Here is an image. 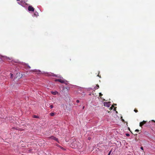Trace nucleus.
Segmentation results:
<instances>
[{
  "label": "nucleus",
  "instance_id": "nucleus-1",
  "mask_svg": "<svg viewBox=\"0 0 155 155\" xmlns=\"http://www.w3.org/2000/svg\"><path fill=\"white\" fill-rule=\"evenodd\" d=\"M70 146L73 148H78L80 147L81 143L76 140H75L71 143Z\"/></svg>",
  "mask_w": 155,
  "mask_h": 155
},
{
  "label": "nucleus",
  "instance_id": "nucleus-2",
  "mask_svg": "<svg viewBox=\"0 0 155 155\" xmlns=\"http://www.w3.org/2000/svg\"><path fill=\"white\" fill-rule=\"evenodd\" d=\"M28 10L29 11L34 12V8L32 6H29L28 7Z\"/></svg>",
  "mask_w": 155,
  "mask_h": 155
},
{
  "label": "nucleus",
  "instance_id": "nucleus-3",
  "mask_svg": "<svg viewBox=\"0 0 155 155\" xmlns=\"http://www.w3.org/2000/svg\"><path fill=\"white\" fill-rule=\"evenodd\" d=\"M55 81H58L61 83H64V80L61 79H56L55 80Z\"/></svg>",
  "mask_w": 155,
  "mask_h": 155
},
{
  "label": "nucleus",
  "instance_id": "nucleus-4",
  "mask_svg": "<svg viewBox=\"0 0 155 155\" xmlns=\"http://www.w3.org/2000/svg\"><path fill=\"white\" fill-rule=\"evenodd\" d=\"M146 121L143 120V121L140 123V126L142 127L144 124L146 123Z\"/></svg>",
  "mask_w": 155,
  "mask_h": 155
},
{
  "label": "nucleus",
  "instance_id": "nucleus-5",
  "mask_svg": "<svg viewBox=\"0 0 155 155\" xmlns=\"http://www.w3.org/2000/svg\"><path fill=\"white\" fill-rule=\"evenodd\" d=\"M104 105L105 106H107V107H109L110 106V104L109 102H105L104 103Z\"/></svg>",
  "mask_w": 155,
  "mask_h": 155
},
{
  "label": "nucleus",
  "instance_id": "nucleus-6",
  "mask_svg": "<svg viewBox=\"0 0 155 155\" xmlns=\"http://www.w3.org/2000/svg\"><path fill=\"white\" fill-rule=\"evenodd\" d=\"M0 58L2 60L5 59H7V57L5 56H3L1 55H0Z\"/></svg>",
  "mask_w": 155,
  "mask_h": 155
},
{
  "label": "nucleus",
  "instance_id": "nucleus-7",
  "mask_svg": "<svg viewBox=\"0 0 155 155\" xmlns=\"http://www.w3.org/2000/svg\"><path fill=\"white\" fill-rule=\"evenodd\" d=\"M51 139L54 140H56L57 141H58V139H57V138H56V137L54 136H51Z\"/></svg>",
  "mask_w": 155,
  "mask_h": 155
},
{
  "label": "nucleus",
  "instance_id": "nucleus-8",
  "mask_svg": "<svg viewBox=\"0 0 155 155\" xmlns=\"http://www.w3.org/2000/svg\"><path fill=\"white\" fill-rule=\"evenodd\" d=\"M51 94H52L53 95H55L57 94H58V92L57 91H54H54H51Z\"/></svg>",
  "mask_w": 155,
  "mask_h": 155
},
{
  "label": "nucleus",
  "instance_id": "nucleus-9",
  "mask_svg": "<svg viewBox=\"0 0 155 155\" xmlns=\"http://www.w3.org/2000/svg\"><path fill=\"white\" fill-rule=\"evenodd\" d=\"M99 88V85L98 84L96 85V87H94V89L95 90L98 89Z\"/></svg>",
  "mask_w": 155,
  "mask_h": 155
},
{
  "label": "nucleus",
  "instance_id": "nucleus-10",
  "mask_svg": "<svg viewBox=\"0 0 155 155\" xmlns=\"http://www.w3.org/2000/svg\"><path fill=\"white\" fill-rule=\"evenodd\" d=\"M55 113H51L50 114V115L52 116H53L55 115Z\"/></svg>",
  "mask_w": 155,
  "mask_h": 155
},
{
  "label": "nucleus",
  "instance_id": "nucleus-11",
  "mask_svg": "<svg viewBox=\"0 0 155 155\" xmlns=\"http://www.w3.org/2000/svg\"><path fill=\"white\" fill-rule=\"evenodd\" d=\"M33 117L34 118H39V117L37 115H34L33 116Z\"/></svg>",
  "mask_w": 155,
  "mask_h": 155
},
{
  "label": "nucleus",
  "instance_id": "nucleus-12",
  "mask_svg": "<svg viewBox=\"0 0 155 155\" xmlns=\"http://www.w3.org/2000/svg\"><path fill=\"white\" fill-rule=\"evenodd\" d=\"M116 105V104H113L112 105V106L110 108L111 109H113V107H114V105Z\"/></svg>",
  "mask_w": 155,
  "mask_h": 155
},
{
  "label": "nucleus",
  "instance_id": "nucleus-13",
  "mask_svg": "<svg viewBox=\"0 0 155 155\" xmlns=\"http://www.w3.org/2000/svg\"><path fill=\"white\" fill-rule=\"evenodd\" d=\"M58 146L61 149H64V148H63V147H61V146Z\"/></svg>",
  "mask_w": 155,
  "mask_h": 155
},
{
  "label": "nucleus",
  "instance_id": "nucleus-14",
  "mask_svg": "<svg viewBox=\"0 0 155 155\" xmlns=\"http://www.w3.org/2000/svg\"><path fill=\"white\" fill-rule=\"evenodd\" d=\"M17 1H20V0H17ZM21 1H20V2L21 3V2H24V0H21Z\"/></svg>",
  "mask_w": 155,
  "mask_h": 155
},
{
  "label": "nucleus",
  "instance_id": "nucleus-15",
  "mask_svg": "<svg viewBox=\"0 0 155 155\" xmlns=\"http://www.w3.org/2000/svg\"><path fill=\"white\" fill-rule=\"evenodd\" d=\"M134 111H135V112H138V110H137L136 109H135L134 110Z\"/></svg>",
  "mask_w": 155,
  "mask_h": 155
},
{
  "label": "nucleus",
  "instance_id": "nucleus-16",
  "mask_svg": "<svg viewBox=\"0 0 155 155\" xmlns=\"http://www.w3.org/2000/svg\"><path fill=\"white\" fill-rule=\"evenodd\" d=\"M10 74H11V78H12L13 77V74H12V73H10Z\"/></svg>",
  "mask_w": 155,
  "mask_h": 155
},
{
  "label": "nucleus",
  "instance_id": "nucleus-17",
  "mask_svg": "<svg viewBox=\"0 0 155 155\" xmlns=\"http://www.w3.org/2000/svg\"><path fill=\"white\" fill-rule=\"evenodd\" d=\"M50 107L52 109L53 107V105H50Z\"/></svg>",
  "mask_w": 155,
  "mask_h": 155
},
{
  "label": "nucleus",
  "instance_id": "nucleus-18",
  "mask_svg": "<svg viewBox=\"0 0 155 155\" xmlns=\"http://www.w3.org/2000/svg\"><path fill=\"white\" fill-rule=\"evenodd\" d=\"M126 136H127V137H129L130 136V135L129 134H126Z\"/></svg>",
  "mask_w": 155,
  "mask_h": 155
},
{
  "label": "nucleus",
  "instance_id": "nucleus-19",
  "mask_svg": "<svg viewBox=\"0 0 155 155\" xmlns=\"http://www.w3.org/2000/svg\"><path fill=\"white\" fill-rule=\"evenodd\" d=\"M111 150L110 151L109 153H108V155H110V153H111Z\"/></svg>",
  "mask_w": 155,
  "mask_h": 155
},
{
  "label": "nucleus",
  "instance_id": "nucleus-20",
  "mask_svg": "<svg viewBox=\"0 0 155 155\" xmlns=\"http://www.w3.org/2000/svg\"><path fill=\"white\" fill-rule=\"evenodd\" d=\"M139 130H138V129H136L135 130V131H137V132H139Z\"/></svg>",
  "mask_w": 155,
  "mask_h": 155
},
{
  "label": "nucleus",
  "instance_id": "nucleus-21",
  "mask_svg": "<svg viewBox=\"0 0 155 155\" xmlns=\"http://www.w3.org/2000/svg\"><path fill=\"white\" fill-rule=\"evenodd\" d=\"M140 149L142 150H143V147H140Z\"/></svg>",
  "mask_w": 155,
  "mask_h": 155
},
{
  "label": "nucleus",
  "instance_id": "nucleus-22",
  "mask_svg": "<svg viewBox=\"0 0 155 155\" xmlns=\"http://www.w3.org/2000/svg\"><path fill=\"white\" fill-rule=\"evenodd\" d=\"M99 95L100 96H101L102 95V94H101V93H99Z\"/></svg>",
  "mask_w": 155,
  "mask_h": 155
},
{
  "label": "nucleus",
  "instance_id": "nucleus-23",
  "mask_svg": "<svg viewBox=\"0 0 155 155\" xmlns=\"http://www.w3.org/2000/svg\"><path fill=\"white\" fill-rule=\"evenodd\" d=\"M79 101L78 100H77L76 101V102L77 103H79Z\"/></svg>",
  "mask_w": 155,
  "mask_h": 155
},
{
  "label": "nucleus",
  "instance_id": "nucleus-24",
  "mask_svg": "<svg viewBox=\"0 0 155 155\" xmlns=\"http://www.w3.org/2000/svg\"><path fill=\"white\" fill-rule=\"evenodd\" d=\"M151 121L155 123V121L154 120H151Z\"/></svg>",
  "mask_w": 155,
  "mask_h": 155
},
{
  "label": "nucleus",
  "instance_id": "nucleus-25",
  "mask_svg": "<svg viewBox=\"0 0 155 155\" xmlns=\"http://www.w3.org/2000/svg\"><path fill=\"white\" fill-rule=\"evenodd\" d=\"M128 129L130 131V128H128Z\"/></svg>",
  "mask_w": 155,
  "mask_h": 155
},
{
  "label": "nucleus",
  "instance_id": "nucleus-26",
  "mask_svg": "<svg viewBox=\"0 0 155 155\" xmlns=\"http://www.w3.org/2000/svg\"><path fill=\"white\" fill-rule=\"evenodd\" d=\"M97 76H99V77H100V78H101V76H99V75H98Z\"/></svg>",
  "mask_w": 155,
  "mask_h": 155
},
{
  "label": "nucleus",
  "instance_id": "nucleus-27",
  "mask_svg": "<svg viewBox=\"0 0 155 155\" xmlns=\"http://www.w3.org/2000/svg\"><path fill=\"white\" fill-rule=\"evenodd\" d=\"M88 140H90V137H88Z\"/></svg>",
  "mask_w": 155,
  "mask_h": 155
},
{
  "label": "nucleus",
  "instance_id": "nucleus-28",
  "mask_svg": "<svg viewBox=\"0 0 155 155\" xmlns=\"http://www.w3.org/2000/svg\"><path fill=\"white\" fill-rule=\"evenodd\" d=\"M122 121H124V120H122Z\"/></svg>",
  "mask_w": 155,
  "mask_h": 155
},
{
  "label": "nucleus",
  "instance_id": "nucleus-29",
  "mask_svg": "<svg viewBox=\"0 0 155 155\" xmlns=\"http://www.w3.org/2000/svg\"><path fill=\"white\" fill-rule=\"evenodd\" d=\"M52 76H55V75H54H54H52Z\"/></svg>",
  "mask_w": 155,
  "mask_h": 155
},
{
  "label": "nucleus",
  "instance_id": "nucleus-30",
  "mask_svg": "<svg viewBox=\"0 0 155 155\" xmlns=\"http://www.w3.org/2000/svg\"><path fill=\"white\" fill-rule=\"evenodd\" d=\"M18 4H19L21 5V4H20V2H18Z\"/></svg>",
  "mask_w": 155,
  "mask_h": 155
},
{
  "label": "nucleus",
  "instance_id": "nucleus-31",
  "mask_svg": "<svg viewBox=\"0 0 155 155\" xmlns=\"http://www.w3.org/2000/svg\"><path fill=\"white\" fill-rule=\"evenodd\" d=\"M84 107H83V108H84Z\"/></svg>",
  "mask_w": 155,
  "mask_h": 155
}]
</instances>
